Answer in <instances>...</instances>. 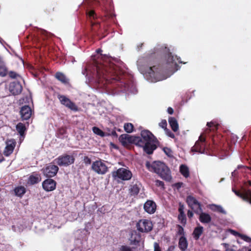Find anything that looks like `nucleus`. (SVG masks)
Wrapping results in <instances>:
<instances>
[{"label": "nucleus", "instance_id": "obj_1", "mask_svg": "<svg viewBox=\"0 0 251 251\" xmlns=\"http://www.w3.org/2000/svg\"><path fill=\"white\" fill-rule=\"evenodd\" d=\"M99 60L95 61L96 73L94 75L97 82L103 85L111 83L118 91L132 92L134 89L133 81L122 69L121 61L106 55L100 54Z\"/></svg>", "mask_w": 251, "mask_h": 251}, {"label": "nucleus", "instance_id": "obj_2", "mask_svg": "<svg viewBox=\"0 0 251 251\" xmlns=\"http://www.w3.org/2000/svg\"><path fill=\"white\" fill-rule=\"evenodd\" d=\"M145 165L149 171L158 174L163 179L170 181L172 179L170 170L163 162L155 161L151 164L147 161Z\"/></svg>", "mask_w": 251, "mask_h": 251}, {"label": "nucleus", "instance_id": "obj_3", "mask_svg": "<svg viewBox=\"0 0 251 251\" xmlns=\"http://www.w3.org/2000/svg\"><path fill=\"white\" fill-rule=\"evenodd\" d=\"M209 150H211L210 146L207 144L203 134L200 136L199 140L195 143V145L191 149L192 151L200 153H207V151Z\"/></svg>", "mask_w": 251, "mask_h": 251}, {"label": "nucleus", "instance_id": "obj_4", "mask_svg": "<svg viewBox=\"0 0 251 251\" xmlns=\"http://www.w3.org/2000/svg\"><path fill=\"white\" fill-rule=\"evenodd\" d=\"M165 50L168 51V53L165 56L166 64L170 66L171 67H173L175 71H177L179 69V67L177 63V62L180 64L186 63L182 61L179 57L173 55L172 53L169 51V49L165 47Z\"/></svg>", "mask_w": 251, "mask_h": 251}, {"label": "nucleus", "instance_id": "obj_5", "mask_svg": "<svg viewBox=\"0 0 251 251\" xmlns=\"http://www.w3.org/2000/svg\"><path fill=\"white\" fill-rule=\"evenodd\" d=\"M112 175L114 179L118 178L122 180H130L132 176L131 171L124 168H121L116 171H113Z\"/></svg>", "mask_w": 251, "mask_h": 251}, {"label": "nucleus", "instance_id": "obj_6", "mask_svg": "<svg viewBox=\"0 0 251 251\" xmlns=\"http://www.w3.org/2000/svg\"><path fill=\"white\" fill-rule=\"evenodd\" d=\"M75 158L72 155L64 154L55 159L56 163L60 166H68L73 164Z\"/></svg>", "mask_w": 251, "mask_h": 251}, {"label": "nucleus", "instance_id": "obj_7", "mask_svg": "<svg viewBox=\"0 0 251 251\" xmlns=\"http://www.w3.org/2000/svg\"><path fill=\"white\" fill-rule=\"evenodd\" d=\"M152 222L148 219H141L137 224V228L141 232H149L152 229Z\"/></svg>", "mask_w": 251, "mask_h": 251}, {"label": "nucleus", "instance_id": "obj_8", "mask_svg": "<svg viewBox=\"0 0 251 251\" xmlns=\"http://www.w3.org/2000/svg\"><path fill=\"white\" fill-rule=\"evenodd\" d=\"M91 168L94 172L99 175H104L108 171V167L101 160L93 162Z\"/></svg>", "mask_w": 251, "mask_h": 251}, {"label": "nucleus", "instance_id": "obj_9", "mask_svg": "<svg viewBox=\"0 0 251 251\" xmlns=\"http://www.w3.org/2000/svg\"><path fill=\"white\" fill-rule=\"evenodd\" d=\"M154 142L144 143L143 140L139 137V141L137 142L136 145L143 147L144 151L148 154H151L156 149V146L153 144Z\"/></svg>", "mask_w": 251, "mask_h": 251}, {"label": "nucleus", "instance_id": "obj_10", "mask_svg": "<svg viewBox=\"0 0 251 251\" xmlns=\"http://www.w3.org/2000/svg\"><path fill=\"white\" fill-rule=\"evenodd\" d=\"M186 202L196 214H199L202 211L201 203L194 197L192 196H187Z\"/></svg>", "mask_w": 251, "mask_h": 251}, {"label": "nucleus", "instance_id": "obj_11", "mask_svg": "<svg viewBox=\"0 0 251 251\" xmlns=\"http://www.w3.org/2000/svg\"><path fill=\"white\" fill-rule=\"evenodd\" d=\"M60 103L65 106L69 109L74 111H77L78 110V107L77 105L71 101L69 98L66 97L64 95H58L57 96Z\"/></svg>", "mask_w": 251, "mask_h": 251}, {"label": "nucleus", "instance_id": "obj_12", "mask_svg": "<svg viewBox=\"0 0 251 251\" xmlns=\"http://www.w3.org/2000/svg\"><path fill=\"white\" fill-rule=\"evenodd\" d=\"M233 192L236 195L242 198L244 201L249 202L251 204V190L243 188L242 191L232 189Z\"/></svg>", "mask_w": 251, "mask_h": 251}, {"label": "nucleus", "instance_id": "obj_13", "mask_svg": "<svg viewBox=\"0 0 251 251\" xmlns=\"http://www.w3.org/2000/svg\"><path fill=\"white\" fill-rule=\"evenodd\" d=\"M139 136H132L127 134H123L119 137L120 142L123 145H126L127 143H132L136 144L137 142L139 141Z\"/></svg>", "mask_w": 251, "mask_h": 251}, {"label": "nucleus", "instance_id": "obj_14", "mask_svg": "<svg viewBox=\"0 0 251 251\" xmlns=\"http://www.w3.org/2000/svg\"><path fill=\"white\" fill-rule=\"evenodd\" d=\"M8 89L13 95H18L22 92L23 87L20 82L14 81L9 84Z\"/></svg>", "mask_w": 251, "mask_h": 251}, {"label": "nucleus", "instance_id": "obj_15", "mask_svg": "<svg viewBox=\"0 0 251 251\" xmlns=\"http://www.w3.org/2000/svg\"><path fill=\"white\" fill-rule=\"evenodd\" d=\"M58 167L54 164H50L45 168L43 169L44 175L48 177H51L55 176L58 171Z\"/></svg>", "mask_w": 251, "mask_h": 251}, {"label": "nucleus", "instance_id": "obj_16", "mask_svg": "<svg viewBox=\"0 0 251 251\" xmlns=\"http://www.w3.org/2000/svg\"><path fill=\"white\" fill-rule=\"evenodd\" d=\"M86 14L89 20L90 21L92 30L94 32H96V28H99L100 25L99 22H93L92 20L97 18V14L93 10H87L86 11Z\"/></svg>", "mask_w": 251, "mask_h": 251}, {"label": "nucleus", "instance_id": "obj_17", "mask_svg": "<svg viewBox=\"0 0 251 251\" xmlns=\"http://www.w3.org/2000/svg\"><path fill=\"white\" fill-rule=\"evenodd\" d=\"M140 138L144 143L156 142L157 139L153 134L148 130H143L141 132Z\"/></svg>", "mask_w": 251, "mask_h": 251}, {"label": "nucleus", "instance_id": "obj_18", "mask_svg": "<svg viewBox=\"0 0 251 251\" xmlns=\"http://www.w3.org/2000/svg\"><path fill=\"white\" fill-rule=\"evenodd\" d=\"M16 142L13 139L7 140L6 142V147L3 151V154L5 156L11 155L15 148Z\"/></svg>", "mask_w": 251, "mask_h": 251}, {"label": "nucleus", "instance_id": "obj_19", "mask_svg": "<svg viewBox=\"0 0 251 251\" xmlns=\"http://www.w3.org/2000/svg\"><path fill=\"white\" fill-rule=\"evenodd\" d=\"M161 68L159 66L153 65L150 66L148 71L149 75L154 78L155 80H158V77L162 73Z\"/></svg>", "mask_w": 251, "mask_h": 251}, {"label": "nucleus", "instance_id": "obj_20", "mask_svg": "<svg viewBox=\"0 0 251 251\" xmlns=\"http://www.w3.org/2000/svg\"><path fill=\"white\" fill-rule=\"evenodd\" d=\"M32 111L28 105L23 106L20 109V113L22 120H27L31 116Z\"/></svg>", "mask_w": 251, "mask_h": 251}, {"label": "nucleus", "instance_id": "obj_21", "mask_svg": "<svg viewBox=\"0 0 251 251\" xmlns=\"http://www.w3.org/2000/svg\"><path fill=\"white\" fill-rule=\"evenodd\" d=\"M56 182L52 179L48 178L42 183L43 189L47 192L52 191L56 188Z\"/></svg>", "mask_w": 251, "mask_h": 251}, {"label": "nucleus", "instance_id": "obj_22", "mask_svg": "<svg viewBox=\"0 0 251 251\" xmlns=\"http://www.w3.org/2000/svg\"><path fill=\"white\" fill-rule=\"evenodd\" d=\"M144 209L146 212L149 214H153L156 209L155 202L151 200H148L144 205Z\"/></svg>", "mask_w": 251, "mask_h": 251}, {"label": "nucleus", "instance_id": "obj_23", "mask_svg": "<svg viewBox=\"0 0 251 251\" xmlns=\"http://www.w3.org/2000/svg\"><path fill=\"white\" fill-rule=\"evenodd\" d=\"M111 0H101L100 2V8L104 12L103 16H106L108 11L111 8Z\"/></svg>", "mask_w": 251, "mask_h": 251}, {"label": "nucleus", "instance_id": "obj_24", "mask_svg": "<svg viewBox=\"0 0 251 251\" xmlns=\"http://www.w3.org/2000/svg\"><path fill=\"white\" fill-rule=\"evenodd\" d=\"M178 248L182 251H185L187 250L188 246V242L185 236H180L179 238Z\"/></svg>", "mask_w": 251, "mask_h": 251}, {"label": "nucleus", "instance_id": "obj_25", "mask_svg": "<svg viewBox=\"0 0 251 251\" xmlns=\"http://www.w3.org/2000/svg\"><path fill=\"white\" fill-rule=\"evenodd\" d=\"M199 220L202 224H209L211 221V217L210 215L206 213L202 212V211L199 214Z\"/></svg>", "mask_w": 251, "mask_h": 251}, {"label": "nucleus", "instance_id": "obj_26", "mask_svg": "<svg viewBox=\"0 0 251 251\" xmlns=\"http://www.w3.org/2000/svg\"><path fill=\"white\" fill-rule=\"evenodd\" d=\"M41 180V177L40 174L34 173L28 178V183L31 185L38 183Z\"/></svg>", "mask_w": 251, "mask_h": 251}, {"label": "nucleus", "instance_id": "obj_27", "mask_svg": "<svg viewBox=\"0 0 251 251\" xmlns=\"http://www.w3.org/2000/svg\"><path fill=\"white\" fill-rule=\"evenodd\" d=\"M140 183L136 182L130 185L129 192L131 195L136 196L138 194L140 190Z\"/></svg>", "mask_w": 251, "mask_h": 251}, {"label": "nucleus", "instance_id": "obj_28", "mask_svg": "<svg viewBox=\"0 0 251 251\" xmlns=\"http://www.w3.org/2000/svg\"><path fill=\"white\" fill-rule=\"evenodd\" d=\"M206 126L208 128L205 130V133H209L210 131H215L218 129V124H217L215 122H207Z\"/></svg>", "mask_w": 251, "mask_h": 251}, {"label": "nucleus", "instance_id": "obj_29", "mask_svg": "<svg viewBox=\"0 0 251 251\" xmlns=\"http://www.w3.org/2000/svg\"><path fill=\"white\" fill-rule=\"evenodd\" d=\"M168 121L172 129L174 132H176L178 130V124L176 119L174 117H170Z\"/></svg>", "mask_w": 251, "mask_h": 251}, {"label": "nucleus", "instance_id": "obj_30", "mask_svg": "<svg viewBox=\"0 0 251 251\" xmlns=\"http://www.w3.org/2000/svg\"><path fill=\"white\" fill-rule=\"evenodd\" d=\"M55 77L63 84H67L68 80L65 75L61 72H57L55 75Z\"/></svg>", "mask_w": 251, "mask_h": 251}, {"label": "nucleus", "instance_id": "obj_31", "mask_svg": "<svg viewBox=\"0 0 251 251\" xmlns=\"http://www.w3.org/2000/svg\"><path fill=\"white\" fill-rule=\"evenodd\" d=\"M203 231V228L202 226H199L196 227L194 229V230L193 231V233L194 238L196 240L199 239V238L200 237L201 235L202 234Z\"/></svg>", "mask_w": 251, "mask_h": 251}, {"label": "nucleus", "instance_id": "obj_32", "mask_svg": "<svg viewBox=\"0 0 251 251\" xmlns=\"http://www.w3.org/2000/svg\"><path fill=\"white\" fill-rule=\"evenodd\" d=\"M209 208L213 211L218 212L219 213H222L224 214H226V211L223 209V208L221 205L212 204L210 205Z\"/></svg>", "mask_w": 251, "mask_h": 251}, {"label": "nucleus", "instance_id": "obj_33", "mask_svg": "<svg viewBox=\"0 0 251 251\" xmlns=\"http://www.w3.org/2000/svg\"><path fill=\"white\" fill-rule=\"evenodd\" d=\"M14 191L15 195L19 197H22L26 192L25 188L22 186L16 187Z\"/></svg>", "mask_w": 251, "mask_h": 251}, {"label": "nucleus", "instance_id": "obj_34", "mask_svg": "<svg viewBox=\"0 0 251 251\" xmlns=\"http://www.w3.org/2000/svg\"><path fill=\"white\" fill-rule=\"evenodd\" d=\"M16 130L18 132V133L20 134L21 136H25V132L26 130V127L25 125L22 123H19L16 125Z\"/></svg>", "mask_w": 251, "mask_h": 251}, {"label": "nucleus", "instance_id": "obj_35", "mask_svg": "<svg viewBox=\"0 0 251 251\" xmlns=\"http://www.w3.org/2000/svg\"><path fill=\"white\" fill-rule=\"evenodd\" d=\"M179 171L183 176L186 178L189 177L190 175L189 170L187 166L185 165H181L179 168Z\"/></svg>", "mask_w": 251, "mask_h": 251}, {"label": "nucleus", "instance_id": "obj_36", "mask_svg": "<svg viewBox=\"0 0 251 251\" xmlns=\"http://www.w3.org/2000/svg\"><path fill=\"white\" fill-rule=\"evenodd\" d=\"M8 70L5 63L0 64V76L5 77L8 75Z\"/></svg>", "mask_w": 251, "mask_h": 251}, {"label": "nucleus", "instance_id": "obj_37", "mask_svg": "<svg viewBox=\"0 0 251 251\" xmlns=\"http://www.w3.org/2000/svg\"><path fill=\"white\" fill-rule=\"evenodd\" d=\"M92 130L95 134L99 135L100 137H103L107 135V134L105 132H104L98 127L94 126L92 128Z\"/></svg>", "mask_w": 251, "mask_h": 251}, {"label": "nucleus", "instance_id": "obj_38", "mask_svg": "<svg viewBox=\"0 0 251 251\" xmlns=\"http://www.w3.org/2000/svg\"><path fill=\"white\" fill-rule=\"evenodd\" d=\"M125 130L127 133H131L133 131L134 126L132 124L127 123H126L124 126Z\"/></svg>", "mask_w": 251, "mask_h": 251}, {"label": "nucleus", "instance_id": "obj_39", "mask_svg": "<svg viewBox=\"0 0 251 251\" xmlns=\"http://www.w3.org/2000/svg\"><path fill=\"white\" fill-rule=\"evenodd\" d=\"M176 227H177V234L178 235H180L181 236H185V233L184 232V228L183 227L179 225H177L176 226Z\"/></svg>", "mask_w": 251, "mask_h": 251}, {"label": "nucleus", "instance_id": "obj_40", "mask_svg": "<svg viewBox=\"0 0 251 251\" xmlns=\"http://www.w3.org/2000/svg\"><path fill=\"white\" fill-rule=\"evenodd\" d=\"M178 219L180 221L183 226H185L186 223V217L185 214H179L178 216Z\"/></svg>", "mask_w": 251, "mask_h": 251}, {"label": "nucleus", "instance_id": "obj_41", "mask_svg": "<svg viewBox=\"0 0 251 251\" xmlns=\"http://www.w3.org/2000/svg\"><path fill=\"white\" fill-rule=\"evenodd\" d=\"M140 235H137V237H135V238H133V236L131 237V244L137 245L140 241Z\"/></svg>", "mask_w": 251, "mask_h": 251}, {"label": "nucleus", "instance_id": "obj_42", "mask_svg": "<svg viewBox=\"0 0 251 251\" xmlns=\"http://www.w3.org/2000/svg\"><path fill=\"white\" fill-rule=\"evenodd\" d=\"M118 251H133L132 249L127 245H122L119 249Z\"/></svg>", "mask_w": 251, "mask_h": 251}, {"label": "nucleus", "instance_id": "obj_43", "mask_svg": "<svg viewBox=\"0 0 251 251\" xmlns=\"http://www.w3.org/2000/svg\"><path fill=\"white\" fill-rule=\"evenodd\" d=\"M163 150L164 152V153L169 157H172L173 156V152L171 150V149L168 148V147H164L163 149Z\"/></svg>", "mask_w": 251, "mask_h": 251}, {"label": "nucleus", "instance_id": "obj_44", "mask_svg": "<svg viewBox=\"0 0 251 251\" xmlns=\"http://www.w3.org/2000/svg\"><path fill=\"white\" fill-rule=\"evenodd\" d=\"M8 75L11 78H16L18 76H20L19 74L14 71H8Z\"/></svg>", "mask_w": 251, "mask_h": 251}, {"label": "nucleus", "instance_id": "obj_45", "mask_svg": "<svg viewBox=\"0 0 251 251\" xmlns=\"http://www.w3.org/2000/svg\"><path fill=\"white\" fill-rule=\"evenodd\" d=\"M239 237L241 239L243 240L244 241H245L247 242H248V243L251 242V238H250V237H249L246 235L241 234Z\"/></svg>", "mask_w": 251, "mask_h": 251}, {"label": "nucleus", "instance_id": "obj_46", "mask_svg": "<svg viewBox=\"0 0 251 251\" xmlns=\"http://www.w3.org/2000/svg\"><path fill=\"white\" fill-rule=\"evenodd\" d=\"M159 126L160 127H162L164 129H166L167 128V123L166 120H162L160 123H159Z\"/></svg>", "mask_w": 251, "mask_h": 251}, {"label": "nucleus", "instance_id": "obj_47", "mask_svg": "<svg viewBox=\"0 0 251 251\" xmlns=\"http://www.w3.org/2000/svg\"><path fill=\"white\" fill-rule=\"evenodd\" d=\"M165 133L167 136L174 139L175 138V134L169 129L167 128L165 130Z\"/></svg>", "mask_w": 251, "mask_h": 251}, {"label": "nucleus", "instance_id": "obj_48", "mask_svg": "<svg viewBox=\"0 0 251 251\" xmlns=\"http://www.w3.org/2000/svg\"><path fill=\"white\" fill-rule=\"evenodd\" d=\"M155 185L157 187H161L163 189H164V183L163 181L159 180H156L155 181Z\"/></svg>", "mask_w": 251, "mask_h": 251}, {"label": "nucleus", "instance_id": "obj_49", "mask_svg": "<svg viewBox=\"0 0 251 251\" xmlns=\"http://www.w3.org/2000/svg\"><path fill=\"white\" fill-rule=\"evenodd\" d=\"M154 251H161V249L159 244L157 242H154L153 244Z\"/></svg>", "mask_w": 251, "mask_h": 251}, {"label": "nucleus", "instance_id": "obj_50", "mask_svg": "<svg viewBox=\"0 0 251 251\" xmlns=\"http://www.w3.org/2000/svg\"><path fill=\"white\" fill-rule=\"evenodd\" d=\"M83 162L86 165H89L91 163V159L88 156H85L84 157Z\"/></svg>", "mask_w": 251, "mask_h": 251}, {"label": "nucleus", "instance_id": "obj_51", "mask_svg": "<svg viewBox=\"0 0 251 251\" xmlns=\"http://www.w3.org/2000/svg\"><path fill=\"white\" fill-rule=\"evenodd\" d=\"M184 206L180 203L178 208L179 214H185L184 212Z\"/></svg>", "mask_w": 251, "mask_h": 251}, {"label": "nucleus", "instance_id": "obj_52", "mask_svg": "<svg viewBox=\"0 0 251 251\" xmlns=\"http://www.w3.org/2000/svg\"><path fill=\"white\" fill-rule=\"evenodd\" d=\"M230 232L234 236H238L239 237H240V235L241 234V233H240L238 232L237 231H236L232 229L230 230Z\"/></svg>", "mask_w": 251, "mask_h": 251}, {"label": "nucleus", "instance_id": "obj_53", "mask_svg": "<svg viewBox=\"0 0 251 251\" xmlns=\"http://www.w3.org/2000/svg\"><path fill=\"white\" fill-rule=\"evenodd\" d=\"M58 132L60 134L63 135L66 133V130L64 128H60L58 130Z\"/></svg>", "mask_w": 251, "mask_h": 251}, {"label": "nucleus", "instance_id": "obj_54", "mask_svg": "<svg viewBox=\"0 0 251 251\" xmlns=\"http://www.w3.org/2000/svg\"><path fill=\"white\" fill-rule=\"evenodd\" d=\"M193 213L192 211H190V210H188V212H187V216L188 217V218L189 219H191L193 217Z\"/></svg>", "mask_w": 251, "mask_h": 251}, {"label": "nucleus", "instance_id": "obj_55", "mask_svg": "<svg viewBox=\"0 0 251 251\" xmlns=\"http://www.w3.org/2000/svg\"><path fill=\"white\" fill-rule=\"evenodd\" d=\"M182 185V182H177V183H176L174 185L176 187L177 189H179L180 188L181 186Z\"/></svg>", "mask_w": 251, "mask_h": 251}, {"label": "nucleus", "instance_id": "obj_56", "mask_svg": "<svg viewBox=\"0 0 251 251\" xmlns=\"http://www.w3.org/2000/svg\"><path fill=\"white\" fill-rule=\"evenodd\" d=\"M112 135L113 136L116 137L118 136V135L115 130H113V131H112V132L110 134H107V135Z\"/></svg>", "mask_w": 251, "mask_h": 251}, {"label": "nucleus", "instance_id": "obj_57", "mask_svg": "<svg viewBox=\"0 0 251 251\" xmlns=\"http://www.w3.org/2000/svg\"><path fill=\"white\" fill-rule=\"evenodd\" d=\"M167 111L169 114H173L174 113V109L172 107H168L167 109Z\"/></svg>", "mask_w": 251, "mask_h": 251}, {"label": "nucleus", "instance_id": "obj_58", "mask_svg": "<svg viewBox=\"0 0 251 251\" xmlns=\"http://www.w3.org/2000/svg\"><path fill=\"white\" fill-rule=\"evenodd\" d=\"M175 247L174 246H170L166 251H174L175 250Z\"/></svg>", "mask_w": 251, "mask_h": 251}, {"label": "nucleus", "instance_id": "obj_59", "mask_svg": "<svg viewBox=\"0 0 251 251\" xmlns=\"http://www.w3.org/2000/svg\"><path fill=\"white\" fill-rule=\"evenodd\" d=\"M2 63H4L2 57L0 56V64H2Z\"/></svg>", "mask_w": 251, "mask_h": 251}, {"label": "nucleus", "instance_id": "obj_60", "mask_svg": "<svg viewBox=\"0 0 251 251\" xmlns=\"http://www.w3.org/2000/svg\"><path fill=\"white\" fill-rule=\"evenodd\" d=\"M50 9H49V10L46 9V12L47 13L50 14V13H51V11H50Z\"/></svg>", "mask_w": 251, "mask_h": 251}, {"label": "nucleus", "instance_id": "obj_61", "mask_svg": "<svg viewBox=\"0 0 251 251\" xmlns=\"http://www.w3.org/2000/svg\"><path fill=\"white\" fill-rule=\"evenodd\" d=\"M97 51L98 53H99L102 52V50L100 49H99L98 50H97Z\"/></svg>", "mask_w": 251, "mask_h": 251}, {"label": "nucleus", "instance_id": "obj_62", "mask_svg": "<svg viewBox=\"0 0 251 251\" xmlns=\"http://www.w3.org/2000/svg\"><path fill=\"white\" fill-rule=\"evenodd\" d=\"M248 183L250 186H251V181H248Z\"/></svg>", "mask_w": 251, "mask_h": 251}, {"label": "nucleus", "instance_id": "obj_63", "mask_svg": "<svg viewBox=\"0 0 251 251\" xmlns=\"http://www.w3.org/2000/svg\"><path fill=\"white\" fill-rule=\"evenodd\" d=\"M4 160V158H3L2 159H0V162H2V161Z\"/></svg>", "mask_w": 251, "mask_h": 251}, {"label": "nucleus", "instance_id": "obj_64", "mask_svg": "<svg viewBox=\"0 0 251 251\" xmlns=\"http://www.w3.org/2000/svg\"><path fill=\"white\" fill-rule=\"evenodd\" d=\"M4 160V158H3L2 159H0V162H2V161Z\"/></svg>", "mask_w": 251, "mask_h": 251}]
</instances>
